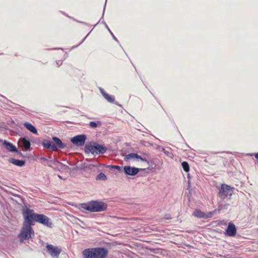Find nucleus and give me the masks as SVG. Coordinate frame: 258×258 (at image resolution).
<instances>
[{"label": "nucleus", "instance_id": "423d86ee", "mask_svg": "<svg viewBox=\"0 0 258 258\" xmlns=\"http://www.w3.org/2000/svg\"><path fill=\"white\" fill-rule=\"evenodd\" d=\"M234 187H231L230 186L225 184H222L221 188L218 192V196L222 200L225 199H230L232 195L233 189Z\"/></svg>", "mask_w": 258, "mask_h": 258}, {"label": "nucleus", "instance_id": "412c9836", "mask_svg": "<svg viewBox=\"0 0 258 258\" xmlns=\"http://www.w3.org/2000/svg\"><path fill=\"white\" fill-rule=\"evenodd\" d=\"M101 123L99 121H91L89 123V125L91 128H95L97 127L99 125H101Z\"/></svg>", "mask_w": 258, "mask_h": 258}, {"label": "nucleus", "instance_id": "c756f323", "mask_svg": "<svg viewBox=\"0 0 258 258\" xmlns=\"http://www.w3.org/2000/svg\"><path fill=\"white\" fill-rule=\"evenodd\" d=\"M106 2H107V0H106V1H105V5H104V8H103V11L102 16L101 19L100 20L99 22H100V21L101 20V19H103V16H104V12H105V7H106Z\"/></svg>", "mask_w": 258, "mask_h": 258}, {"label": "nucleus", "instance_id": "f257e3e1", "mask_svg": "<svg viewBox=\"0 0 258 258\" xmlns=\"http://www.w3.org/2000/svg\"><path fill=\"white\" fill-rule=\"evenodd\" d=\"M81 207L90 212H100L106 210L107 205L100 201H91L82 204Z\"/></svg>", "mask_w": 258, "mask_h": 258}, {"label": "nucleus", "instance_id": "393cba45", "mask_svg": "<svg viewBox=\"0 0 258 258\" xmlns=\"http://www.w3.org/2000/svg\"><path fill=\"white\" fill-rule=\"evenodd\" d=\"M136 153L128 154L125 157V158H124L125 160H127L132 159H136Z\"/></svg>", "mask_w": 258, "mask_h": 258}, {"label": "nucleus", "instance_id": "58836bf2", "mask_svg": "<svg viewBox=\"0 0 258 258\" xmlns=\"http://www.w3.org/2000/svg\"><path fill=\"white\" fill-rule=\"evenodd\" d=\"M78 46V45H77V46H73V47H72V49H73V48H76V47H77Z\"/></svg>", "mask_w": 258, "mask_h": 258}, {"label": "nucleus", "instance_id": "473e14b6", "mask_svg": "<svg viewBox=\"0 0 258 258\" xmlns=\"http://www.w3.org/2000/svg\"><path fill=\"white\" fill-rule=\"evenodd\" d=\"M165 154L168 156H170V155L171 154V153L170 152L167 151H166V152H165Z\"/></svg>", "mask_w": 258, "mask_h": 258}, {"label": "nucleus", "instance_id": "7ed1b4c3", "mask_svg": "<svg viewBox=\"0 0 258 258\" xmlns=\"http://www.w3.org/2000/svg\"><path fill=\"white\" fill-rule=\"evenodd\" d=\"M22 213L24 220L23 224L32 226L36 222L38 214L34 213L33 210L25 206L22 208Z\"/></svg>", "mask_w": 258, "mask_h": 258}, {"label": "nucleus", "instance_id": "f704fd0d", "mask_svg": "<svg viewBox=\"0 0 258 258\" xmlns=\"http://www.w3.org/2000/svg\"><path fill=\"white\" fill-rule=\"evenodd\" d=\"M254 155L255 158H256L257 159H258V153L254 154Z\"/></svg>", "mask_w": 258, "mask_h": 258}, {"label": "nucleus", "instance_id": "5701e85b", "mask_svg": "<svg viewBox=\"0 0 258 258\" xmlns=\"http://www.w3.org/2000/svg\"><path fill=\"white\" fill-rule=\"evenodd\" d=\"M96 180H105L107 176L102 172L100 173L96 177Z\"/></svg>", "mask_w": 258, "mask_h": 258}, {"label": "nucleus", "instance_id": "4be33fe9", "mask_svg": "<svg viewBox=\"0 0 258 258\" xmlns=\"http://www.w3.org/2000/svg\"><path fill=\"white\" fill-rule=\"evenodd\" d=\"M181 166L183 169L186 172L189 170V166L188 163L186 161H183L181 163Z\"/></svg>", "mask_w": 258, "mask_h": 258}, {"label": "nucleus", "instance_id": "4c0bfd02", "mask_svg": "<svg viewBox=\"0 0 258 258\" xmlns=\"http://www.w3.org/2000/svg\"><path fill=\"white\" fill-rule=\"evenodd\" d=\"M187 178H189L190 176H189V174H187Z\"/></svg>", "mask_w": 258, "mask_h": 258}, {"label": "nucleus", "instance_id": "39448f33", "mask_svg": "<svg viewBox=\"0 0 258 258\" xmlns=\"http://www.w3.org/2000/svg\"><path fill=\"white\" fill-rule=\"evenodd\" d=\"M34 235V231L32 226L23 224L22 230L18 236L21 241L28 240Z\"/></svg>", "mask_w": 258, "mask_h": 258}, {"label": "nucleus", "instance_id": "72a5a7b5", "mask_svg": "<svg viewBox=\"0 0 258 258\" xmlns=\"http://www.w3.org/2000/svg\"><path fill=\"white\" fill-rule=\"evenodd\" d=\"M165 219H170V217L169 216H168V215H165Z\"/></svg>", "mask_w": 258, "mask_h": 258}, {"label": "nucleus", "instance_id": "ea45409f", "mask_svg": "<svg viewBox=\"0 0 258 258\" xmlns=\"http://www.w3.org/2000/svg\"><path fill=\"white\" fill-rule=\"evenodd\" d=\"M58 177H59V178H60V179H61V178H62V177H61V176L58 175Z\"/></svg>", "mask_w": 258, "mask_h": 258}, {"label": "nucleus", "instance_id": "1a4fd4ad", "mask_svg": "<svg viewBox=\"0 0 258 258\" xmlns=\"http://www.w3.org/2000/svg\"><path fill=\"white\" fill-rule=\"evenodd\" d=\"M215 213V211L204 213L199 209H196L193 213L192 215L199 218L208 219L212 218Z\"/></svg>", "mask_w": 258, "mask_h": 258}, {"label": "nucleus", "instance_id": "aec40b11", "mask_svg": "<svg viewBox=\"0 0 258 258\" xmlns=\"http://www.w3.org/2000/svg\"><path fill=\"white\" fill-rule=\"evenodd\" d=\"M24 126L31 133L34 134L37 133L36 128L30 123L26 122L24 123Z\"/></svg>", "mask_w": 258, "mask_h": 258}, {"label": "nucleus", "instance_id": "7c9ffc66", "mask_svg": "<svg viewBox=\"0 0 258 258\" xmlns=\"http://www.w3.org/2000/svg\"><path fill=\"white\" fill-rule=\"evenodd\" d=\"M56 64L57 65L58 67L61 66L62 63V62L61 60H58L57 61H56Z\"/></svg>", "mask_w": 258, "mask_h": 258}, {"label": "nucleus", "instance_id": "2f4dec72", "mask_svg": "<svg viewBox=\"0 0 258 258\" xmlns=\"http://www.w3.org/2000/svg\"><path fill=\"white\" fill-rule=\"evenodd\" d=\"M90 32H91V31L87 35V36L83 39V40L80 43V44L78 45H79L80 44H81L82 43H83L84 42V41L85 40V39L87 38V37L88 36V35L90 34Z\"/></svg>", "mask_w": 258, "mask_h": 258}, {"label": "nucleus", "instance_id": "a878e982", "mask_svg": "<svg viewBox=\"0 0 258 258\" xmlns=\"http://www.w3.org/2000/svg\"><path fill=\"white\" fill-rule=\"evenodd\" d=\"M104 25H105V28L107 29V30L110 32V33L111 34L113 39L114 40H115L116 41H118V40L116 38V37L113 35V34L112 33V32L111 31V30H110V29L109 28L108 26H107V25L106 24V23H104Z\"/></svg>", "mask_w": 258, "mask_h": 258}, {"label": "nucleus", "instance_id": "6e6552de", "mask_svg": "<svg viewBox=\"0 0 258 258\" xmlns=\"http://www.w3.org/2000/svg\"><path fill=\"white\" fill-rule=\"evenodd\" d=\"M46 248L49 254L53 258H58L61 249L52 244H47Z\"/></svg>", "mask_w": 258, "mask_h": 258}, {"label": "nucleus", "instance_id": "f8f14e48", "mask_svg": "<svg viewBox=\"0 0 258 258\" xmlns=\"http://www.w3.org/2000/svg\"><path fill=\"white\" fill-rule=\"evenodd\" d=\"M123 170L125 174L134 176L139 172L140 169L130 166H125L123 167Z\"/></svg>", "mask_w": 258, "mask_h": 258}, {"label": "nucleus", "instance_id": "2eb2a0df", "mask_svg": "<svg viewBox=\"0 0 258 258\" xmlns=\"http://www.w3.org/2000/svg\"><path fill=\"white\" fill-rule=\"evenodd\" d=\"M100 91L102 96L106 100H107L108 102L110 103H114L116 105L121 106V105L119 104L118 102H115V98L113 96L109 95L102 88H100Z\"/></svg>", "mask_w": 258, "mask_h": 258}, {"label": "nucleus", "instance_id": "cd10ccee", "mask_svg": "<svg viewBox=\"0 0 258 258\" xmlns=\"http://www.w3.org/2000/svg\"><path fill=\"white\" fill-rule=\"evenodd\" d=\"M107 167L110 170L113 169H116L119 170L121 168L120 166L117 165H108Z\"/></svg>", "mask_w": 258, "mask_h": 258}, {"label": "nucleus", "instance_id": "a19ab883", "mask_svg": "<svg viewBox=\"0 0 258 258\" xmlns=\"http://www.w3.org/2000/svg\"><path fill=\"white\" fill-rule=\"evenodd\" d=\"M102 23H103L104 24V23H105V22H103V21H102Z\"/></svg>", "mask_w": 258, "mask_h": 258}, {"label": "nucleus", "instance_id": "c85d7f7f", "mask_svg": "<svg viewBox=\"0 0 258 258\" xmlns=\"http://www.w3.org/2000/svg\"><path fill=\"white\" fill-rule=\"evenodd\" d=\"M40 160L42 162H45V164L46 165L48 163V161L49 160V159H46V158H44V157H41V158H40Z\"/></svg>", "mask_w": 258, "mask_h": 258}, {"label": "nucleus", "instance_id": "0eeeda50", "mask_svg": "<svg viewBox=\"0 0 258 258\" xmlns=\"http://www.w3.org/2000/svg\"><path fill=\"white\" fill-rule=\"evenodd\" d=\"M36 222L49 228H52L53 226L51 219L46 215L42 214H38Z\"/></svg>", "mask_w": 258, "mask_h": 258}, {"label": "nucleus", "instance_id": "ddd939ff", "mask_svg": "<svg viewBox=\"0 0 258 258\" xmlns=\"http://www.w3.org/2000/svg\"><path fill=\"white\" fill-rule=\"evenodd\" d=\"M236 228L235 225L232 223H229L226 230L225 234L227 236L233 237L236 235Z\"/></svg>", "mask_w": 258, "mask_h": 258}, {"label": "nucleus", "instance_id": "6ab92c4d", "mask_svg": "<svg viewBox=\"0 0 258 258\" xmlns=\"http://www.w3.org/2000/svg\"><path fill=\"white\" fill-rule=\"evenodd\" d=\"M9 162L15 165L18 166L19 167H22L25 164V161L24 160H20L18 159H15L14 158H11L9 159Z\"/></svg>", "mask_w": 258, "mask_h": 258}, {"label": "nucleus", "instance_id": "f3484780", "mask_svg": "<svg viewBox=\"0 0 258 258\" xmlns=\"http://www.w3.org/2000/svg\"><path fill=\"white\" fill-rule=\"evenodd\" d=\"M82 254L84 258H95L93 248L85 249L83 251Z\"/></svg>", "mask_w": 258, "mask_h": 258}, {"label": "nucleus", "instance_id": "f03ea898", "mask_svg": "<svg viewBox=\"0 0 258 258\" xmlns=\"http://www.w3.org/2000/svg\"><path fill=\"white\" fill-rule=\"evenodd\" d=\"M52 139V141L49 140H43L42 142L43 147L47 149H50L53 151H57L67 147V145L63 143L58 138L53 137Z\"/></svg>", "mask_w": 258, "mask_h": 258}, {"label": "nucleus", "instance_id": "20e7f679", "mask_svg": "<svg viewBox=\"0 0 258 258\" xmlns=\"http://www.w3.org/2000/svg\"><path fill=\"white\" fill-rule=\"evenodd\" d=\"M107 148L103 145L99 144L96 142H92L90 144H86L84 151L86 153H91L93 155L104 154L107 151Z\"/></svg>", "mask_w": 258, "mask_h": 258}, {"label": "nucleus", "instance_id": "c9c22d12", "mask_svg": "<svg viewBox=\"0 0 258 258\" xmlns=\"http://www.w3.org/2000/svg\"><path fill=\"white\" fill-rule=\"evenodd\" d=\"M162 151L165 153V152H166L167 151H166L164 149H163Z\"/></svg>", "mask_w": 258, "mask_h": 258}, {"label": "nucleus", "instance_id": "4468645a", "mask_svg": "<svg viewBox=\"0 0 258 258\" xmlns=\"http://www.w3.org/2000/svg\"><path fill=\"white\" fill-rule=\"evenodd\" d=\"M48 166L53 168L55 169L59 170L58 166L66 167V166L64 165L63 163L52 159L51 158H49V160L48 161V163L46 164Z\"/></svg>", "mask_w": 258, "mask_h": 258}, {"label": "nucleus", "instance_id": "dca6fc26", "mask_svg": "<svg viewBox=\"0 0 258 258\" xmlns=\"http://www.w3.org/2000/svg\"><path fill=\"white\" fill-rule=\"evenodd\" d=\"M18 144L20 146L23 147L26 150H29L31 146L29 140L26 139L25 138H21L19 140Z\"/></svg>", "mask_w": 258, "mask_h": 258}, {"label": "nucleus", "instance_id": "9d476101", "mask_svg": "<svg viewBox=\"0 0 258 258\" xmlns=\"http://www.w3.org/2000/svg\"><path fill=\"white\" fill-rule=\"evenodd\" d=\"M86 140L85 135H79L71 138V141L75 145L79 146H82L84 145Z\"/></svg>", "mask_w": 258, "mask_h": 258}, {"label": "nucleus", "instance_id": "9b49d317", "mask_svg": "<svg viewBox=\"0 0 258 258\" xmlns=\"http://www.w3.org/2000/svg\"><path fill=\"white\" fill-rule=\"evenodd\" d=\"M95 258H106L108 253V250L104 247L93 248Z\"/></svg>", "mask_w": 258, "mask_h": 258}, {"label": "nucleus", "instance_id": "bb28decb", "mask_svg": "<svg viewBox=\"0 0 258 258\" xmlns=\"http://www.w3.org/2000/svg\"><path fill=\"white\" fill-rule=\"evenodd\" d=\"M136 159H140L142 161L146 162L148 164H149V161L147 159L142 158L141 156H139L137 154H136Z\"/></svg>", "mask_w": 258, "mask_h": 258}, {"label": "nucleus", "instance_id": "a211bd4d", "mask_svg": "<svg viewBox=\"0 0 258 258\" xmlns=\"http://www.w3.org/2000/svg\"><path fill=\"white\" fill-rule=\"evenodd\" d=\"M3 145L5 146L6 149L10 152H18L17 149L15 146L6 140L3 142Z\"/></svg>", "mask_w": 258, "mask_h": 258}, {"label": "nucleus", "instance_id": "b1692460", "mask_svg": "<svg viewBox=\"0 0 258 258\" xmlns=\"http://www.w3.org/2000/svg\"><path fill=\"white\" fill-rule=\"evenodd\" d=\"M229 204H223L222 202H220L219 203L218 210L219 211H220L223 209H227V207L229 206Z\"/></svg>", "mask_w": 258, "mask_h": 258}, {"label": "nucleus", "instance_id": "e433bc0d", "mask_svg": "<svg viewBox=\"0 0 258 258\" xmlns=\"http://www.w3.org/2000/svg\"><path fill=\"white\" fill-rule=\"evenodd\" d=\"M162 151L165 153V152H166L167 151H166L164 149H163Z\"/></svg>", "mask_w": 258, "mask_h": 258}]
</instances>
